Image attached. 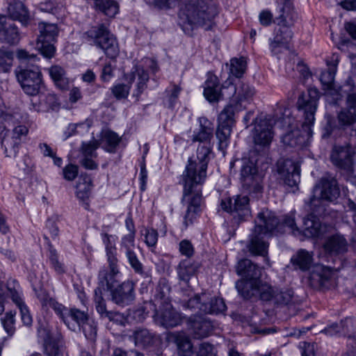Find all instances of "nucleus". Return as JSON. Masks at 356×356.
Returning <instances> with one entry per match:
<instances>
[{"label": "nucleus", "instance_id": "f257e3e1", "mask_svg": "<svg viewBox=\"0 0 356 356\" xmlns=\"http://www.w3.org/2000/svg\"><path fill=\"white\" fill-rule=\"evenodd\" d=\"M209 149L202 147L198 149L197 163L195 160H188V163L182 175L184 182V198L187 200L188 207L184 216L186 227L192 223L195 214L200 205L202 195L201 191L197 189L199 185L202 184L207 177V169L209 163L208 154Z\"/></svg>", "mask_w": 356, "mask_h": 356}, {"label": "nucleus", "instance_id": "f03ea898", "mask_svg": "<svg viewBox=\"0 0 356 356\" xmlns=\"http://www.w3.org/2000/svg\"><path fill=\"white\" fill-rule=\"evenodd\" d=\"M319 92L316 88H309L307 94L299 97L297 104L298 110L302 113L304 122L300 130H293L286 134L282 138V143L289 147H302L312 136V127L314 124V115L319 99Z\"/></svg>", "mask_w": 356, "mask_h": 356}, {"label": "nucleus", "instance_id": "7ed1b4c3", "mask_svg": "<svg viewBox=\"0 0 356 356\" xmlns=\"http://www.w3.org/2000/svg\"><path fill=\"white\" fill-rule=\"evenodd\" d=\"M254 222L255 227L251 236L249 250L252 254L266 257L268 243L264 240V237L275 229L280 220L273 211L263 209L258 213Z\"/></svg>", "mask_w": 356, "mask_h": 356}, {"label": "nucleus", "instance_id": "20e7f679", "mask_svg": "<svg viewBox=\"0 0 356 356\" xmlns=\"http://www.w3.org/2000/svg\"><path fill=\"white\" fill-rule=\"evenodd\" d=\"M314 195L310 199V205L316 215L323 214L325 209L321 206L323 201L332 202L340 194L337 179L330 175L323 177L313 190Z\"/></svg>", "mask_w": 356, "mask_h": 356}, {"label": "nucleus", "instance_id": "39448f33", "mask_svg": "<svg viewBox=\"0 0 356 356\" xmlns=\"http://www.w3.org/2000/svg\"><path fill=\"white\" fill-rule=\"evenodd\" d=\"M39 298L42 307L54 309L69 329L73 331L80 330L81 325L88 321V317L84 312L79 309H69L45 293L40 295Z\"/></svg>", "mask_w": 356, "mask_h": 356}, {"label": "nucleus", "instance_id": "423d86ee", "mask_svg": "<svg viewBox=\"0 0 356 356\" xmlns=\"http://www.w3.org/2000/svg\"><path fill=\"white\" fill-rule=\"evenodd\" d=\"M88 38H90L95 45L101 48L105 54L111 58H115L119 53L118 42L104 24H101L95 26H92L86 33Z\"/></svg>", "mask_w": 356, "mask_h": 356}, {"label": "nucleus", "instance_id": "0eeeda50", "mask_svg": "<svg viewBox=\"0 0 356 356\" xmlns=\"http://www.w3.org/2000/svg\"><path fill=\"white\" fill-rule=\"evenodd\" d=\"M16 76L24 92L31 96L39 93L42 85V74L39 67L35 64L19 67Z\"/></svg>", "mask_w": 356, "mask_h": 356}, {"label": "nucleus", "instance_id": "6e6552de", "mask_svg": "<svg viewBox=\"0 0 356 356\" xmlns=\"http://www.w3.org/2000/svg\"><path fill=\"white\" fill-rule=\"evenodd\" d=\"M337 270L321 264H316L308 277L311 287L317 290L334 288L337 284Z\"/></svg>", "mask_w": 356, "mask_h": 356}, {"label": "nucleus", "instance_id": "1a4fd4ad", "mask_svg": "<svg viewBox=\"0 0 356 356\" xmlns=\"http://www.w3.org/2000/svg\"><path fill=\"white\" fill-rule=\"evenodd\" d=\"M241 181L243 186L252 193H259L262 190V178L258 174L254 161L250 159L244 158L241 161Z\"/></svg>", "mask_w": 356, "mask_h": 356}, {"label": "nucleus", "instance_id": "9d476101", "mask_svg": "<svg viewBox=\"0 0 356 356\" xmlns=\"http://www.w3.org/2000/svg\"><path fill=\"white\" fill-rule=\"evenodd\" d=\"M8 296H10L13 301L19 307L23 323L27 326L31 325L32 323V317L26 306L24 305L18 294L15 288V281H13L12 284L8 282L7 286H5L2 282H0V314H1L4 310L3 301Z\"/></svg>", "mask_w": 356, "mask_h": 356}, {"label": "nucleus", "instance_id": "9b49d317", "mask_svg": "<svg viewBox=\"0 0 356 356\" xmlns=\"http://www.w3.org/2000/svg\"><path fill=\"white\" fill-rule=\"evenodd\" d=\"M106 289L105 288L104 282L102 283L101 287H97L95 290L94 302L95 309L102 318H107L110 321H113L120 325H125L128 322V316L119 312L108 311L106 309V300L104 298L106 294Z\"/></svg>", "mask_w": 356, "mask_h": 356}, {"label": "nucleus", "instance_id": "f8f14e48", "mask_svg": "<svg viewBox=\"0 0 356 356\" xmlns=\"http://www.w3.org/2000/svg\"><path fill=\"white\" fill-rule=\"evenodd\" d=\"M277 172L284 184L289 187H296L300 181V165L298 161L281 159L277 161Z\"/></svg>", "mask_w": 356, "mask_h": 356}, {"label": "nucleus", "instance_id": "ddd939ff", "mask_svg": "<svg viewBox=\"0 0 356 356\" xmlns=\"http://www.w3.org/2000/svg\"><path fill=\"white\" fill-rule=\"evenodd\" d=\"M355 154V148L349 143L334 145L330 154V160L337 168L349 170L353 165Z\"/></svg>", "mask_w": 356, "mask_h": 356}, {"label": "nucleus", "instance_id": "4468645a", "mask_svg": "<svg viewBox=\"0 0 356 356\" xmlns=\"http://www.w3.org/2000/svg\"><path fill=\"white\" fill-rule=\"evenodd\" d=\"M274 120L270 116L255 120L254 142L256 145L265 147L268 145L273 138L272 128Z\"/></svg>", "mask_w": 356, "mask_h": 356}, {"label": "nucleus", "instance_id": "2eb2a0df", "mask_svg": "<svg viewBox=\"0 0 356 356\" xmlns=\"http://www.w3.org/2000/svg\"><path fill=\"white\" fill-rule=\"evenodd\" d=\"M29 132L28 128L24 125L16 126L12 133H5L1 145L5 148L7 156H15L18 151L19 145Z\"/></svg>", "mask_w": 356, "mask_h": 356}, {"label": "nucleus", "instance_id": "dca6fc26", "mask_svg": "<svg viewBox=\"0 0 356 356\" xmlns=\"http://www.w3.org/2000/svg\"><path fill=\"white\" fill-rule=\"evenodd\" d=\"M268 284L263 283L261 280H241L236 282V288L238 293L244 299L259 298L262 300L264 286Z\"/></svg>", "mask_w": 356, "mask_h": 356}, {"label": "nucleus", "instance_id": "f3484780", "mask_svg": "<svg viewBox=\"0 0 356 356\" xmlns=\"http://www.w3.org/2000/svg\"><path fill=\"white\" fill-rule=\"evenodd\" d=\"M221 209L228 213L234 214L240 218H245L250 215L249 207V198L246 195H236L232 200H222L220 203Z\"/></svg>", "mask_w": 356, "mask_h": 356}, {"label": "nucleus", "instance_id": "a211bd4d", "mask_svg": "<svg viewBox=\"0 0 356 356\" xmlns=\"http://www.w3.org/2000/svg\"><path fill=\"white\" fill-rule=\"evenodd\" d=\"M262 300L270 302L275 305H287L293 301V291L291 289H278L268 285L264 286Z\"/></svg>", "mask_w": 356, "mask_h": 356}, {"label": "nucleus", "instance_id": "6ab92c4d", "mask_svg": "<svg viewBox=\"0 0 356 356\" xmlns=\"http://www.w3.org/2000/svg\"><path fill=\"white\" fill-rule=\"evenodd\" d=\"M256 93L253 86L248 83L240 81L234 89V93L230 99V102L235 104L236 111L245 108L247 104H250Z\"/></svg>", "mask_w": 356, "mask_h": 356}, {"label": "nucleus", "instance_id": "aec40b11", "mask_svg": "<svg viewBox=\"0 0 356 356\" xmlns=\"http://www.w3.org/2000/svg\"><path fill=\"white\" fill-rule=\"evenodd\" d=\"M134 284L130 281L124 282L115 288L114 286L108 289L111 291L113 302L122 306L128 305L134 301Z\"/></svg>", "mask_w": 356, "mask_h": 356}, {"label": "nucleus", "instance_id": "412c9836", "mask_svg": "<svg viewBox=\"0 0 356 356\" xmlns=\"http://www.w3.org/2000/svg\"><path fill=\"white\" fill-rule=\"evenodd\" d=\"M107 257L110 267V273H107L106 271H101L99 273V282L97 287L102 286V283L104 282L105 288L106 289V293L109 288L113 287L114 284L116 282L114 277L119 273L117 266V259L115 257V252L111 248H107Z\"/></svg>", "mask_w": 356, "mask_h": 356}, {"label": "nucleus", "instance_id": "4be33fe9", "mask_svg": "<svg viewBox=\"0 0 356 356\" xmlns=\"http://www.w3.org/2000/svg\"><path fill=\"white\" fill-rule=\"evenodd\" d=\"M200 128L197 133L194 134L192 140L193 142L199 141L200 143H203L204 145L199 146L197 147V149H200L202 147H208L209 149V154H210L211 148L209 146V141L213 136V128L212 127L211 123L205 118H200ZM197 151H198V149H197ZM209 155V154H208V156ZM208 158L209 159V156H208ZM189 160H195L197 163H199V161L197 159V154L196 155L195 158L192 157V158L189 159Z\"/></svg>", "mask_w": 356, "mask_h": 356}, {"label": "nucleus", "instance_id": "5701e85b", "mask_svg": "<svg viewBox=\"0 0 356 356\" xmlns=\"http://www.w3.org/2000/svg\"><path fill=\"white\" fill-rule=\"evenodd\" d=\"M323 332L330 336L342 334L347 337L356 334V321L353 318H346L339 323H334L324 329Z\"/></svg>", "mask_w": 356, "mask_h": 356}, {"label": "nucleus", "instance_id": "b1692460", "mask_svg": "<svg viewBox=\"0 0 356 356\" xmlns=\"http://www.w3.org/2000/svg\"><path fill=\"white\" fill-rule=\"evenodd\" d=\"M291 264L295 270L302 272L309 270L314 265V254L305 249L298 250L291 258Z\"/></svg>", "mask_w": 356, "mask_h": 356}, {"label": "nucleus", "instance_id": "393cba45", "mask_svg": "<svg viewBox=\"0 0 356 356\" xmlns=\"http://www.w3.org/2000/svg\"><path fill=\"white\" fill-rule=\"evenodd\" d=\"M236 270L238 275L243 277V280H261V269L250 259L240 260L236 266Z\"/></svg>", "mask_w": 356, "mask_h": 356}, {"label": "nucleus", "instance_id": "a878e982", "mask_svg": "<svg viewBox=\"0 0 356 356\" xmlns=\"http://www.w3.org/2000/svg\"><path fill=\"white\" fill-rule=\"evenodd\" d=\"M190 327L191 334L197 339L207 337L213 329V325L210 321L202 317H195L191 319Z\"/></svg>", "mask_w": 356, "mask_h": 356}, {"label": "nucleus", "instance_id": "bb28decb", "mask_svg": "<svg viewBox=\"0 0 356 356\" xmlns=\"http://www.w3.org/2000/svg\"><path fill=\"white\" fill-rule=\"evenodd\" d=\"M324 228L319 219L314 214H310L304 218L303 226L300 229L301 235L306 237H318L323 234Z\"/></svg>", "mask_w": 356, "mask_h": 356}, {"label": "nucleus", "instance_id": "cd10ccee", "mask_svg": "<svg viewBox=\"0 0 356 356\" xmlns=\"http://www.w3.org/2000/svg\"><path fill=\"white\" fill-rule=\"evenodd\" d=\"M323 249L330 255L343 254L348 250V243L343 236L334 235L327 239L323 245Z\"/></svg>", "mask_w": 356, "mask_h": 356}, {"label": "nucleus", "instance_id": "c85d7f7f", "mask_svg": "<svg viewBox=\"0 0 356 356\" xmlns=\"http://www.w3.org/2000/svg\"><path fill=\"white\" fill-rule=\"evenodd\" d=\"M179 321L180 316L173 309L170 302H165V304H162L160 315L161 325L166 328L172 327L178 325Z\"/></svg>", "mask_w": 356, "mask_h": 356}, {"label": "nucleus", "instance_id": "c756f323", "mask_svg": "<svg viewBox=\"0 0 356 356\" xmlns=\"http://www.w3.org/2000/svg\"><path fill=\"white\" fill-rule=\"evenodd\" d=\"M169 340H173L176 343L179 356H192L193 345L189 337L184 332L170 334Z\"/></svg>", "mask_w": 356, "mask_h": 356}, {"label": "nucleus", "instance_id": "7c9ffc66", "mask_svg": "<svg viewBox=\"0 0 356 356\" xmlns=\"http://www.w3.org/2000/svg\"><path fill=\"white\" fill-rule=\"evenodd\" d=\"M8 13L13 19L18 20L24 25H27L30 21L29 12L20 1H13L10 3L8 7Z\"/></svg>", "mask_w": 356, "mask_h": 356}, {"label": "nucleus", "instance_id": "2f4dec72", "mask_svg": "<svg viewBox=\"0 0 356 356\" xmlns=\"http://www.w3.org/2000/svg\"><path fill=\"white\" fill-rule=\"evenodd\" d=\"M220 86L218 79L215 75H209L204 83V95L210 102H217L220 99Z\"/></svg>", "mask_w": 356, "mask_h": 356}, {"label": "nucleus", "instance_id": "473e14b6", "mask_svg": "<svg viewBox=\"0 0 356 356\" xmlns=\"http://www.w3.org/2000/svg\"><path fill=\"white\" fill-rule=\"evenodd\" d=\"M335 74V72L327 69V71L323 72L321 74L320 81L323 86V89L329 95L336 96L335 99L338 100L342 97V94L340 92V87L337 89L335 87L334 82Z\"/></svg>", "mask_w": 356, "mask_h": 356}, {"label": "nucleus", "instance_id": "72a5a7b5", "mask_svg": "<svg viewBox=\"0 0 356 356\" xmlns=\"http://www.w3.org/2000/svg\"><path fill=\"white\" fill-rule=\"evenodd\" d=\"M38 28L40 31L38 42H52L56 40L58 33L56 24L41 22L39 24Z\"/></svg>", "mask_w": 356, "mask_h": 356}, {"label": "nucleus", "instance_id": "f704fd0d", "mask_svg": "<svg viewBox=\"0 0 356 356\" xmlns=\"http://www.w3.org/2000/svg\"><path fill=\"white\" fill-rule=\"evenodd\" d=\"M226 305L223 299L216 297L209 298L207 301L201 305V312L211 314H218L226 310Z\"/></svg>", "mask_w": 356, "mask_h": 356}, {"label": "nucleus", "instance_id": "c9c22d12", "mask_svg": "<svg viewBox=\"0 0 356 356\" xmlns=\"http://www.w3.org/2000/svg\"><path fill=\"white\" fill-rule=\"evenodd\" d=\"M49 75L56 86L60 90H67L69 87V80L66 76L65 70L59 65H54L49 70Z\"/></svg>", "mask_w": 356, "mask_h": 356}, {"label": "nucleus", "instance_id": "e433bc0d", "mask_svg": "<svg viewBox=\"0 0 356 356\" xmlns=\"http://www.w3.org/2000/svg\"><path fill=\"white\" fill-rule=\"evenodd\" d=\"M44 351L47 356H64L65 348L61 338L49 339L45 341Z\"/></svg>", "mask_w": 356, "mask_h": 356}, {"label": "nucleus", "instance_id": "4c0bfd02", "mask_svg": "<svg viewBox=\"0 0 356 356\" xmlns=\"http://www.w3.org/2000/svg\"><path fill=\"white\" fill-rule=\"evenodd\" d=\"M120 140L117 134L109 129H104L101 132V143L107 152H114Z\"/></svg>", "mask_w": 356, "mask_h": 356}, {"label": "nucleus", "instance_id": "58836bf2", "mask_svg": "<svg viewBox=\"0 0 356 356\" xmlns=\"http://www.w3.org/2000/svg\"><path fill=\"white\" fill-rule=\"evenodd\" d=\"M235 109V104L230 101L224 109L221 111L218 117V125L232 127L235 123V113L238 112Z\"/></svg>", "mask_w": 356, "mask_h": 356}, {"label": "nucleus", "instance_id": "ea45409f", "mask_svg": "<svg viewBox=\"0 0 356 356\" xmlns=\"http://www.w3.org/2000/svg\"><path fill=\"white\" fill-rule=\"evenodd\" d=\"M339 126L343 129L352 126L356 122V109L343 108L337 114Z\"/></svg>", "mask_w": 356, "mask_h": 356}, {"label": "nucleus", "instance_id": "a19ab883", "mask_svg": "<svg viewBox=\"0 0 356 356\" xmlns=\"http://www.w3.org/2000/svg\"><path fill=\"white\" fill-rule=\"evenodd\" d=\"M94 1L96 9L110 17H113L118 12L119 6L116 0Z\"/></svg>", "mask_w": 356, "mask_h": 356}, {"label": "nucleus", "instance_id": "79ce46f5", "mask_svg": "<svg viewBox=\"0 0 356 356\" xmlns=\"http://www.w3.org/2000/svg\"><path fill=\"white\" fill-rule=\"evenodd\" d=\"M76 195L79 199L85 200L89 196L92 188V179L87 175H81L76 184Z\"/></svg>", "mask_w": 356, "mask_h": 356}, {"label": "nucleus", "instance_id": "37998d69", "mask_svg": "<svg viewBox=\"0 0 356 356\" xmlns=\"http://www.w3.org/2000/svg\"><path fill=\"white\" fill-rule=\"evenodd\" d=\"M355 84L354 81L351 78H348L346 83L340 86V92L343 95V93L347 92V107L353 108L356 109V92H354Z\"/></svg>", "mask_w": 356, "mask_h": 356}, {"label": "nucleus", "instance_id": "c03bdc74", "mask_svg": "<svg viewBox=\"0 0 356 356\" xmlns=\"http://www.w3.org/2000/svg\"><path fill=\"white\" fill-rule=\"evenodd\" d=\"M178 275L181 280L188 282L190 277L193 275L196 267L189 260H183L178 266Z\"/></svg>", "mask_w": 356, "mask_h": 356}, {"label": "nucleus", "instance_id": "a18cd8bd", "mask_svg": "<svg viewBox=\"0 0 356 356\" xmlns=\"http://www.w3.org/2000/svg\"><path fill=\"white\" fill-rule=\"evenodd\" d=\"M181 88L177 85H170L165 91L163 104L168 108L174 107Z\"/></svg>", "mask_w": 356, "mask_h": 356}, {"label": "nucleus", "instance_id": "49530a36", "mask_svg": "<svg viewBox=\"0 0 356 356\" xmlns=\"http://www.w3.org/2000/svg\"><path fill=\"white\" fill-rule=\"evenodd\" d=\"M133 337L136 346L142 348L149 346L154 341L153 336L145 329L135 331Z\"/></svg>", "mask_w": 356, "mask_h": 356}, {"label": "nucleus", "instance_id": "de8ad7c7", "mask_svg": "<svg viewBox=\"0 0 356 356\" xmlns=\"http://www.w3.org/2000/svg\"><path fill=\"white\" fill-rule=\"evenodd\" d=\"M129 81L128 84L118 83L114 86L111 90L115 97L118 99H125L129 93L130 85L135 79V75L131 74L129 75Z\"/></svg>", "mask_w": 356, "mask_h": 356}, {"label": "nucleus", "instance_id": "09e8293b", "mask_svg": "<svg viewBox=\"0 0 356 356\" xmlns=\"http://www.w3.org/2000/svg\"><path fill=\"white\" fill-rule=\"evenodd\" d=\"M232 128L225 126H218L216 137L218 139V148L220 150H223L227 147Z\"/></svg>", "mask_w": 356, "mask_h": 356}, {"label": "nucleus", "instance_id": "8fccbe9b", "mask_svg": "<svg viewBox=\"0 0 356 356\" xmlns=\"http://www.w3.org/2000/svg\"><path fill=\"white\" fill-rule=\"evenodd\" d=\"M247 63L244 58H232L230 60V72L236 77L241 78L246 70Z\"/></svg>", "mask_w": 356, "mask_h": 356}, {"label": "nucleus", "instance_id": "3c124183", "mask_svg": "<svg viewBox=\"0 0 356 356\" xmlns=\"http://www.w3.org/2000/svg\"><path fill=\"white\" fill-rule=\"evenodd\" d=\"M2 33L4 39L8 43L14 44L19 41V34L15 24L7 23L3 29Z\"/></svg>", "mask_w": 356, "mask_h": 356}, {"label": "nucleus", "instance_id": "603ef678", "mask_svg": "<svg viewBox=\"0 0 356 356\" xmlns=\"http://www.w3.org/2000/svg\"><path fill=\"white\" fill-rule=\"evenodd\" d=\"M13 54L6 49H0V72H8L13 65Z\"/></svg>", "mask_w": 356, "mask_h": 356}, {"label": "nucleus", "instance_id": "864d4df0", "mask_svg": "<svg viewBox=\"0 0 356 356\" xmlns=\"http://www.w3.org/2000/svg\"><path fill=\"white\" fill-rule=\"evenodd\" d=\"M100 143L97 140H90L87 143H83L81 145V154L83 156L96 157V149L99 147Z\"/></svg>", "mask_w": 356, "mask_h": 356}, {"label": "nucleus", "instance_id": "5fc2aeb1", "mask_svg": "<svg viewBox=\"0 0 356 356\" xmlns=\"http://www.w3.org/2000/svg\"><path fill=\"white\" fill-rule=\"evenodd\" d=\"M291 37V31L288 28L284 27L283 29H279L276 32L273 39L270 40V41L280 44H285V45L288 46L289 41Z\"/></svg>", "mask_w": 356, "mask_h": 356}, {"label": "nucleus", "instance_id": "6e6d98bb", "mask_svg": "<svg viewBox=\"0 0 356 356\" xmlns=\"http://www.w3.org/2000/svg\"><path fill=\"white\" fill-rule=\"evenodd\" d=\"M16 57L19 60L21 66L23 64H35L37 56L33 54H29L27 51L19 49L16 51Z\"/></svg>", "mask_w": 356, "mask_h": 356}, {"label": "nucleus", "instance_id": "4d7b16f0", "mask_svg": "<svg viewBox=\"0 0 356 356\" xmlns=\"http://www.w3.org/2000/svg\"><path fill=\"white\" fill-rule=\"evenodd\" d=\"M157 291L159 289H157ZM170 293V286L168 284V282L165 278H161L159 280V292L157 291V298L159 296L161 300L163 302L162 304H165V302H170L169 295Z\"/></svg>", "mask_w": 356, "mask_h": 356}, {"label": "nucleus", "instance_id": "13d9d810", "mask_svg": "<svg viewBox=\"0 0 356 356\" xmlns=\"http://www.w3.org/2000/svg\"><path fill=\"white\" fill-rule=\"evenodd\" d=\"M136 250H138V249L128 250L126 251V255L128 258L130 265L135 270V271L137 273H140L143 270V266L138 259Z\"/></svg>", "mask_w": 356, "mask_h": 356}, {"label": "nucleus", "instance_id": "bf43d9fd", "mask_svg": "<svg viewBox=\"0 0 356 356\" xmlns=\"http://www.w3.org/2000/svg\"><path fill=\"white\" fill-rule=\"evenodd\" d=\"M15 314H13L12 312L6 313L5 316L1 318V322L3 326L6 330V332L8 334V335L12 336L15 331V328L14 326L15 324Z\"/></svg>", "mask_w": 356, "mask_h": 356}, {"label": "nucleus", "instance_id": "052dcab7", "mask_svg": "<svg viewBox=\"0 0 356 356\" xmlns=\"http://www.w3.org/2000/svg\"><path fill=\"white\" fill-rule=\"evenodd\" d=\"M49 259L54 270L59 274L65 272L63 264L59 261L57 252L50 245L49 248Z\"/></svg>", "mask_w": 356, "mask_h": 356}, {"label": "nucleus", "instance_id": "680f3d73", "mask_svg": "<svg viewBox=\"0 0 356 356\" xmlns=\"http://www.w3.org/2000/svg\"><path fill=\"white\" fill-rule=\"evenodd\" d=\"M209 300V295L207 293H202L200 295H196L193 298H191L187 303V307L193 309H199L201 312V305L203 302Z\"/></svg>", "mask_w": 356, "mask_h": 356}, {"label": "nucleus", "instance_id": "e2e57ef3", "mask_svg": "<svg viewBox=\"0 0 356 356\" xmlns=\"http://www.w3.org/2000/svg\"><path fill=\"white\" fill-rule=\"evenodd\" d=\"M81 329H82L86 337L90 340H94L97 335V327L92 321H89L88 319L87 321L84 322L81 326Z\"/></svg>", "mask_w": 356, "mask_h": 356}, {"label": "nucleus", "instance_id": "0e129e2a", "mask_svg": "<svg viewBox=\"0 0 356 356\" xmlns=\"http://www.w3.org/2000/svg\"><path fill=\"white\" fill-rule=\"evenodd\" d=\"M137 75H138V83H137L138 93L136 94V95L138 96L146 88V82L149 79V75L143 70H137Z\"/></svg>", "mask_w": 356, "mask_h": 356}, {"label": "nucleus", "instance_id": "69168bd1", "mask_svg": "<svg viewBox=\"0 0 356 356\" xmlns=\"http://www.w3.org/2000/svg\"><path fill=\"white\" fill-rule=\"evenodd\" d=\"M284 223L285 225L291 228L293 235L301 236L300 229L296 225L293 213H291L289 215L285 216Z\"/></svg>", "mask_w": 356, "mask_h": 356}, {"label": "nucleus", "instance_id": "338daca9", "mask_svg": "<svg viewBox=\"0 0 356 356\" xmlns=\"http://www.w3.org/2000/svg\"><path fill=\"white\" fill-rule=\"evenodd\" d=\"M196 356H217L213 352V347L211 344L202 342L200 344L199 350Z\"/></svg>", "mask_w": 356, "mask_h": 356}, {"label": "nucleus", "instance_id": "774afa93", "mask_svg": "<svg viewBox=\"0 0 356 356\" xmlns=\"http://www.w3.org/2000/svg\"><path fill=\"white\" fill-rule=\"evenodd\" d=\"M343 356H356V334L347 339Z\"/></svg>", "mask_w": 356, "mask_h": 356}]
</instances>
